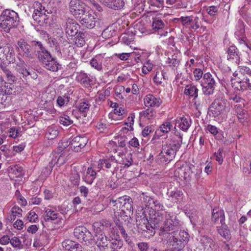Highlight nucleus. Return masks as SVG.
Wrapping results in <instances>:
<instances>
[{"mask_svg":"<svg viewBox=\"0 0 251 251\" xmlns=\"http://www.w3.org/2000/svg\"><path fill=\"white\" fill-rule=\"evenodd\" d=\"M145 210L143 211V217L137 216L136 225L139 229L142 230L150 236H153L156 229H159L161 222L164 219L163 214L161 212L150 211V219L148 220L144 215Z\"/></svg>","mask_w":251,"mask_h":251,"instance_id":"f257e3e1","label":"nucleus"},{"mask_svg":"<svg viewBox=\"0 0 251 251\" xmlns=\"http://www.w3.org/2000/svg\"><path fill=\"white\" fill-rule=\"evenodd\" d=\"M164 240L168 247H172L175 249L180 250L188 242L189 236L184 230H175L167 234Z\"/></svg>","mask_w":251,"mask_h":251,"instance_id":"f03ea898","label":"nucleus"},{"mask_svg":"<svg viewBox=\"0 0 251 251\" xmlns=\"http://www.w3.org/2000/svg\"><path fill=\"white\" fill-rule=\"evenodd\" d=\"M181 147L177 140L168 139L163 145L159 156L162 162H170L175 157L176 152Z\"/></svg>","mask_w":251,"mask_h":251,"instance_id":"7ed1b4c3","label":"nucleus"},{"mask_svg":"<svg viewBox=\"0 0 251 251\" xmlns=\"http://www.w3.org/2000/svg\"><path fill=\"white\" fill-rule=\"evenodd\" d=\"M18 22V15L13 10L6 9L0 15V27L6 32L16 27Z\"/></svg>","mask_w":251,"mask_h":251,"instance_id":"20e7f679","label":"nucleus"},{"mask_svg":"<svg viewBox=\"0 0 251 251\" xmlns=\"http://www.w3.org/2000/svg\"><path fill=\"white\" fill-rule=\"evenodd\" d=\"M164 216L165 220L159 228V235L162 236L164 238L166 237L167 234L170 233L169 231L176 230L179 226V221L173 212H166Z\"/></svg>","mask_w":251,"mask_h":251,"instance_id":"39448f33","label":"nucleus"},{"mask_svg":"<svg viewBox=\"0 0 251 251\" xmlns=\"http://www.w3.org/2000/svg\"><path fill=\"white\" fill-rule=\"evenodd\" d=\"M201 84L202 92L205 95L209 96L213 94L217 83L214 76L211 74L209 72L205 73Z\"/></svg>","mask_w":251,"mask_h":251,"instance_id":"423d86ee","label":"nucleus"},{"mask_svg":"<svg viewBox=\"0 0 251 251\" xmlns=\"http://www.w3.org/2000/svg\"><path fill=\"white\" fill-rule=\"evenodd\" d=\"M69 8L70 12L77 19L80 18L81 16L86 11L85 4L80 0H71Z\"/></svg>","mask_w":251,"mask_h":251,"instance_id":"0eeeda50","label":"nucleus"},{"mask_svg":"<svg viewBox=\"0 0 251 251\" xmlns=\"http://www.w3.org/2000/svg\"><path fill=\"white\" fill-rule=\"evenodd\" d=\"M32 45L37 46L38 49L37 50L36 56L39 61L42 64L47 62L52 56L49 51H48L43 46L40 42L33 41Z\"/></svg>","mask_w":251,"mask_h":251,"instance_id":"6e6552de","label":"nucleus"},{"mask_svg":"<svg viewBox=\"0 0 251 251\" xmlns=\"http://www.w3.org/2000/svg\"><path fill=\"white\" fill-rule=\"evenodd\" d=\"M226 103L220 99H216L212 103L209 108V112L213 117H217L225 110Z\"/></svg>","mask_w":251,"mask_h":251,"instance_id":"1a4fd4ad","label":"nucleus"},{"mask_svg":"<svg viewBox=\"0 0 251 251\" xmlns=\"http://www.w3.org/2000/svg\"><path fill=\"white\" fill-rule=\"evenodd\" d=\"M64 27L67 36L72 39L77 34L79 25L74 19L68 18Z\"/></svg>","mask_w":251,"mask_h":251,"instance_id":"9d476101","label":"nucleus"},{"mask_svg":"<svg viewBox=\"0 0 251 251\" xmlns=\"http://www.w3.org/2000/svg\"><path fill=\"white\" fill-rule=\"evenodd\" d=\"M17 48L19 54L23 57L29 59L32 58L30 46L25 40L20 39L18 41Z\"/></svg>","mask_w":251,"mask_h":251,"instance_id":"9b49d317","label":"nucleus"},{"mask_svg":"<svg viewBox=\"0 0 251 251\" xmlns=\"http://www.w3.org/2000/svg\"><path fill=\"white\" fill-rule=\"evenodd\" d=\"M80 20L82 25L88 28H92L95 25V18L94 13L92 11H86L82 16H81Z\"/></svg>","mask_w":251,"mask_h":251,"instance_id":"f8f14e48","label":"nucleus"},{"mask_svg":"<svg viewBox=\"0 0 251 251\" xmlns=\"http://www.w3.org/2000/svg\"><path fill=\"white\" fill-rule=\"evenodd\" d=\"M87 139L85 137L76 136L70 142L69 145L75 151H80L87 143Z\"/></svg>","mask_w":251,"mask_h":251,"instance_id":"ddd939ff","label":"nucleus"},{"mask_svg":"<svg viewBox=\"0 0 251 251\" xmlns=\"http://www.w3.org/2000/svg\"><path fill=\"white\" fill-rule=\"evenodd\" d=\"M75 80L81 85L87 87L93 83V77L90 75L81 71L76 73Z\"/></svg>","mask_w":251,"mask_h":251,"instance_id":"4468645a","label":"nucleus"},{"mask_svg":"<svg viewBox=\"0 0 251 251\" xmlns=\"http://www.w3.org/2000/svg\"><path fill=\"white\" fill-rule=\"evenodd\" d=\"M98 230L99 229H97V232H98ZM96 237V239L94 240V242H95V244L101 251H104L105 249H107L109 248L108 245L110 242L104 234L101 232L97 233Z\"/></svg>","mask_w":251,"mask_h":251,"instance_id":"2eb2a0df","label":"nucleus"},{"mask_svg":"<svg viewBox=\"0 0 251 251\" xmlns=\"http://www.w3.org/2000/svg\"><path fill=\"white\" fill-rule=\"evenodd\" d=\"M14 85L9 82L0 87V103H3L7 100L8 96L13 93Z\"/></svg>","mask_w":251,"mask_h":251,"instance_id":"dca6fc26","label":"nucleus"},{"mask_svg":"<svg viewBox=\"0 0 251 251\" xmlns=\"http://www.w3.org/2000/svg\"><path fill=\"white\" fill-rule=\"evenodd\" d=\"M98 171L96 170L92 167H89L86 169L83 174L82 179L87 184H91L97 176Z\"/></svg>","mask_w":251,"mask_h":251,"instance_id":"f3484780","label":"nucleus"},{"mask_svg":"<svg viewBox=\"0 0 251 251\" xmlns=\"http://www.w3.org/2000/svg\"><path fill=\"white\" fill-rule=\"evenodd\" d=\"M59 151L54 152L51 161H53V165L55 164L61 166L67 160V153L61 149H58Z\"/></svg>","mask_w":251,"mask_h":251,"instance_id":"a211bd4d","label":"nucleus"},{"mask_svg":"<svg viewBox=\"0 0 251 251\" xmlns=\"http://www.w3.org/2000/svg\"><path fill=\"white\" fill-rule=\"evenodd\" d=\"M227 59L239 64L240 58V53L238 49L234 46H230L227 50Z\"/></svg>","mask_w":251,"mask_h":251,"instance_id":"6ab92c4d","label":"nucleus"},{"mask_svg":"<svg viewBox=\"0 0 251 251\" xmlns=\"http://www.w3.org/2000/svg\"><path fill=\"white\" fill-rule=\"evenodd\" d=\"M144 104L147 107H158L162 103L159 98H156L151 94L147 95L144 99Z\"/></svg>","mask_w":251,"mask_h":251,"instance_id":"aec40b11","label":"nucleus"},{"mask_svg":"<svg viewBox=\"0 0 251 251\" xmlns=\"http://www.w3.org/2000/svg\"><path fill=\"white\" fill-rule=\"evenodd\" d=\"M201 242L204 251H213V250H216L217 246L211 238L203 236L201 238Z\"/></svg>","mask_w":251,"mask_h":251,"instance_id":"412c9836","label":"nucleus"},{"mask_svg":"<svg viewBox=\"0 0 251 251\" xmlns=\"http://www.w3.org/2000/svg\"><path fill=\"white\" fill-rule=\"evenodd\" d=\"M176 124H178V127L182 130L187 131L191 125V120L190 118L185 117H180L175 120Z\"/></svg>","mask_w":251,"mask_h":251,"instance_id":"4be33fe9","label":"nucleus"},{"mask_svg":"<svg viewBox=\"0 0 251 251\" xmlns=\"http://www.w3.org/2000/svg\"><path fill=\"white\" fill-rule=\"evenodd\" d=\"M104 57L101 54L97 55L93 58L90 62L91 66L98 71H101L102 70V63Z\"/></svg>","mask_w":251,"mask_h":251,"instance_id":"5701e85b","label":"nucleus"},{"mask_svg":"<svg viewBox=\"0 0 251 251\" xmlns=\"http://www.w3.org/2000/svg\"><path fill=\"white\" fill-rule=\"evenodd\" d=\"M32 18L34 21L40 25H43L48 23V18L45 14V11L33 12Z\"/></svg>","mask_w":251,"mask_h":251,"instance_id":"b1692460","label":"nucleus"},{"mask_svg":"<svg viewBox=\"0 0 251 251\" xmlns=\"http://www.w3.org/2000/svg\"><path fill=\"white\" fill-rule=\"evenodd\" d=\"M215 209H213L212 213V222L217 224H225V217L224 210H219L216 212H215Z\"/></svg>","mask_w":251,"mask_h":251,"instance_id":"393cba45","label":"nucleus"},{"mask_svg":"<svg viewBox=\"0 0 251 251\" xmlns=\"http://www.w3.org/2000/svg\"><path fill=\"white\" fill-rule=\"evenodd\" d=\"M44 219L46 221L60 220L59 214L51 209L45 208Z\"/></svg>","mask_w":251,"mask_h":251,"instance_id":"a878e982","label":"nucleus"},{"mask_svg":"<svg viewBox=\"0 0 251 251\" xmlns=\"http://www.w3.org/2000/svg\"><path fill=\"white\" fill-rule=\"evenodd\" d=\"M44 67L47 70L52 72H56L59 69V64L57 62L56 58L51 57L47 62L43 64Z\"/></svg>","mask_w":251,"mask_h":251,"instance_id":"bb28decb","label":"nucleus"},{"mask_svg":"<svg viewBox=\"0 0 251 251\" xmlns=\"http://www.w3.org/2000/svg\"><path fill=\"white\" fill-rule=\"evenodd\" d=\"M251 86L249 84V82L245 80V76L242 80L235 81L232 83V87L237 90L244 91L247 89L251 90L250 87Z\"/></svg>","mask_w":251,"mask_h":251,"instance_id":"cd10ccee","label":"nucleus"},{"mask_svg":"<svg viewBox=\"0 0 251 251\" xmlns=\"http://www.w3.org/2000/svg\"><path fill=\"white\" fill-rule=\"evenodd\" d=\"M199 89L193 84L187 85L185 86L184 93L185 95L194 97L195 99L198 97Z\"/></svg>","mask_w":251,"mask_h":251,"instance_id":"c85d7f7f","label":"nucleus"},{"mask_svg":"<svg viewBox=\"0 0 251 251\" xmlns=\"http://www.w3.org/2000/svg\"><path fill=\"white\" fill-rule=\"evenodd\" d=\"M9 175L14 177H18L23 174V168L18 165H12L8 168Z\"/></svg>","mask_w":251,"mask_h":251,"instance_id":"c756f323","label":"nucleus"},{"mask_svg":"<svg viewBox=\"0 0 251 251\" xmlns=\"http://www.w3.org/2000/svg\"><path fill=\"white\" fill-rule=\"evenodd\" d=\"M217 230L218 233L226 240L230 239V233L227 226L225 224H221V226H217Z\"/></svg>","mask_w":251,"mask_h":251,"instance_id":"7c9ffc66","label":"nucleus"},{"mask_svg":"<svg viewBox=\"0 0 251 251\" xmlns=\"http://www.w3.org/2000/svg\"><path fill=\"white\" fill-rule=\"evenodd\" d=\"M16 69L19 73L23 75V77H26L30 75L29 72L25 68V62L22 60L20 59L19 62L17 63Z\"/></svg>","mask_w":251,"mask_h":251,"instance_id":"2f4dec72","label":"nucleus"},{"mask_svg":"<svg viewBox=\"0 0 251 251\" xmlns=\"http://www.w3.org/2000/svg\"><path fill=\"white\" fill-rule=\"evenodd\" d=\"M85 231V232L80 241L87 245L94 243V237L91 233L87 229Z\"/></svg>","mask_w":251,"mask_h":251,"instance_id":"473e14b6","label":"nucleus"},{"mask_svg":"<svg viewBox=\"0 0 251 251\" xmlns=\"http://www.w3.org/2000/svg\"><path fill=\"white\" fill-rule=\"evenodd\" d=\"M3 51L2 53L4 54L6 59L9 63L13 62L15 60V53L14 51L11 50H10L9 48L8 47H4L2 48Z\"/></svg>","mask_w":251,"mask_h":251,"instance_id":"72a5a7b5","label":"nucleus"},{"mask_svg":"<svg viewBox=\"0 0 251 251\" xmlns=\"http://www.w3.org/2000/svg\"><path fill=\"white\" fill-rule=\"evenodd\" d=\"M58 131L55 126H50L48 127L46 133V137L49 140L54 139L58 135Z\"/></svg>","mask_w":251,"mask_h":251,"instance_id":"f704fd0d","label":"nucleus"},{"mask_svg":"<svg viewBox=\"0 0 251 251\" xmlns=\"http://www.w3.org/2000/svg\"><path fill=\"white\" fill-rule=\"evenodd\" d=\"M74 37V42L77 47H82L85 43V33L79 32Z\"/></svg>","mask_w":251,"mask_h":251,"instance_id":"c9c22d12","label":"nucleus"},{"mask_svg":"<svg viewBox=\"0 0 251 251\" xmlns=\"http://www.w3.org/2000/svg\"><path fill=\"white\" fill-rule=\"evenodd\" d=\"M70 180L74 185L77 186L79 185L80 181V176L76 170H73L72 171Z\"/></svg>","mask_w":251,"mask_h":251,"instance_id":"e433bc0d","label":"nucleus"},{"mask_svg":"<svg viewBox=\"0 0 251 251\" xmlns=\"http://www.w3.org/2000/svg\"><path fill=\"white\" fill-rule=\"evenodd\" d=\"M77 243L71 240H65L62 243L63 248L66 251H72Z\"/></svg>","mask_w":251,"mask_h":251,"instance_id":"4c0bfd02","label":"nucleus"},{"mask_svg":"<svg viewBox=\"0 0 251 251\" xmlns=\"http://www.w3.org/2000/svg\"><path fill=\"white\" fill-rule=\"evenodd\" d=\"M165 26L164 22L161 19L157 18L153 19L152 23V28L154 30H159L162 29Z\"/></svg>","mask_w":251,"mask_h":251,"instance_id":"58836bf2","label":"nucleus"},{"mask_svg":"<svg viewBox=\"0 0 251 251\" xmlns=\"http://www.w3.org/2000/svg\"><path fill=\"white\" fill-rule=\"evenodd\" d=\"M70 100V97L69 95L65 94L62 96H59L57 98L56 102L60 107H62L65 104H67L69 102Z\"/></svg>","mask_w":251,"mask_h":251,"instance_id":"ea45409f","label":"nucleus"},{"mask_svg":"<svg viewBox=\"0 0 251 251\" xmlns=\"http://www.w3.org/2000/svg\"><path fill=\"white\" fill-rule=\"evenodd\" d=\"M87 228L83 226H79L76 227L74 229V234L75 236L79 240H80L81 238H82V236H83L84 233L86 230Z\"/></svg>","mask_w":251,"mask_h":251,"instance_id":"a19ab883","label":"nucleus"},{"mask_svg":"<svg viewBox=\"0 0 251 251\" xmlns=\"http://www.w3.org/2000/svg\"><path fill=\"white\" fill-rule=\"evenodd\" d=\"M59 123L64 126H68L73 123V121L68 115L63 114L59 117Z\"/></svg>","mask_w":251,"mask_h":251,"instance_id":"79ce46f5","label":"nucleus"},{"mask_svg":"<svg viewBox=\"0 0 251 251\" xmlns=\"http://www.w3.org/2000/svg\"><path fill=\"white\" fill-rule=\"evenodd\" d=\"M167 62L170 66L176 67L179 63V58L177 54H174L170 57H168Z\"/></svg>","mask_w":251,"mask_h":251,"instance_id":"37998d69","label":"nucleus"},{"mask_svg":"<svg viewBox=\"0 0 251 251\" xmlns=\"http://www.w3.org/2000/svg\"><path fill=\"white\" fill-rule=\"evenodd\" d=\"M53 166L54 165L53 161H50L49 162L48 166L43 169L41 172V176L43 177H47L51 173Z\"/></svg>","mask_w":251,"mask_h":251,"instance_id":"c03bdc74","label":"nucleus"},{"mask_svg":"<svg viewBox=\"0 0 251 251\" xmlns=\"http://www.w3.org/2000/svg\"><path fill=\"white\" fill-rule=\"evenodd\" d=\"M127 198L126 196L119 198L115 201H112V202L115 203L114 206H116L117 208H122L126 204V202L127 201Z\"/></svg>","mask_w":251,"mask_h":251,"instance_id":"a18cd8bd","label":"nucleus"},{"mask_svg":"<svg viewBox=\"0 0 251 251\" xmlns=\"http://www.w3.org/2000/svg\"><path fill=\"white\" fill-rule=\"evenodd\" d=\"M167 195L169 197H171L176 200L182 198L183 195L182 192L178 190L168 191L167 192Z\"/></svg>","mask_w":251,"mask_h":251,"instance_id":"49530a36","label":"nucleus"},{"mask_svg":"<svg viewBox=\"0 0 251 251\" xmlns=\"http://www.w3.org/2000/svg\"><path fill=\"white\" fill-rule=\"evenodd\" d=\"M90 104L88 101H81L79 103L77 108L80 112H87L90 108Z\"/></svg>","mask_w":251,"mask_h":251,"instance_id":"de8ad7c7","label":"nucleus"},{"mask_svg":"<svg viewBox=\"0 0 251 251\" xmlns=\"http://www.w3.org/2000/svg\"><path fill=\"white\" fill-rule=\"evenodd\" d=\"M154 115V111L153 110L148 108L146 110L143 111L140 113V115L141 117L146 118L147 119H151L153 117Z\"/></svg>","mask_w":251,"mask_h":251,"instance_id":"09e8293b","label":"nucleus"},{"mask_svg":"<svg viewBox=\"0 0 251 251\" xmlns=\"http://www.w3.org/2000/svg\"><path fill=\"white\" fill-rule=\"evenodd\" d=\"M245 33L244 23L242 21H239L236 25V30L235 34L239 37L243 36Z\"/></svg>","mask_w":251,"mask_h":251,"instance_id":"8fccbe9b","label":"nucleus"},{"mask_svg":"<svg viewBox=\"0 0 251 251\" xmlns=\"http://www.w3.org/2000/svg\"><path fill=\"white\" fill-rule=\"evenodd\" d=\"M193 17L192 16H182L177 19L178 22L180 23L183 26H187L190 25Z\"/></svg>","mask_w":251,"mask_h":251,"instance_id":"3c124183","label":"nucleus"},{"mask_svg":"<svg viewBox=\"0 0 251 251\" xmlns=\"http://www.w3.org/2000/svg\"><path fill=\"white\" fill-rule=\"evenodd\" d=\"M2 70L7 78V80L10 82H14L15 79V76L13 75L12 72L8 68L6 67H2Z\"/></svg>","mask_w":251,"mask_h":251,"instance_id":"603ef678","label":"nucleus"},{"mask_svg":"<svg viewBox=\"0 0 251 251\" xmlns=\"http://www.w3.org/2000/svg\"><path fill=\"white\" fill-rule=\"evenodd\" d=\"M151 208L152 209V211L160 212V211H163L164 210V206L159 201L156 200L154 204L151 207Z\"/></svg>","mask_w":251,"mask_h":251,"instance_id":"864d4df0","label":"nucleus"},{"mask_svg":"<svg viewBox=\"0 0 251 251\" xmlns=\"http://www.w3.org/2000/svg\"><path fill=\"white\" fill-rule=\"evenodd\" d=\"M172 125L170 122L162 124L160 126V131L163 133H167L170 131Z\"/></svg>","mask_w":251,"mask_h":251,"instance_id":"5fc2aeb1","label":"nucleus"},{"mask_svg":"<svg viewBox=\"0 0 251 251\" xmlns=\"http://www.w3.org/2000/svg\"><path fill=\"white\" fill-rule=\"evenodd\" d=\"M193 74L195 79L196 81H199L202 78L204 74H203V72L201 69L196 68L193 71Z\"/></svg>","mask_w":251,"mask_h":251,"instance_id":"6e6d98bb","label":"nucleus"},{"mask_svg":"<svg viewBox=\"0 0 251 251\" xmlns=\"http://www.w3.org/2000/svg\"><path fill=\"white\" fill-rule=\"evenodd\" d=\"M104 166L107 169L111 168V164L110 163V159L100 160L98 164V169L100 170Z\"/></svg>","mask_w":251,"mask_h":251,"instance_id":"4d7b16f0","label":"nucleus"},{"mask_svg":"<svg viewBox=\"0 0 251 251\" xmlns=\"http://www.w3.org/2000/svg\"><path fill=\"white\" fill-rule=\"evenodd\" d=\"M194 106L196 108V109L198 110L199 112L202 109V108L204 106V101L203 100H201L199 99L196 98V99H195L194 98Z\"/></svg>","mask_w":251,"mask_h":251,"instance_id":"13d9d810","label":"nucleus"},{"mask_svg":"<svg viewBox=\"0 0 251 251\" xmlns=\"http://www.w3.org/2000/svg\"><path fill=\"white\" fill-rule=\"evenodd\" d=\"M223 150L219 149L217 152H215L214 156L216 161H217L220 165L222 164L223 161V157L222 155Z\"/></svg>","mask_w":251,"mask_h":251,"instance_id":"bf43d9fd","label":"nucleus"},{"mask_svg":"<svg viewBox=\"0 0 251 251\" xmlns=\"http://www.w3.org/2000/svg\"><path fill=\"white\" fill-rule=\"evenodd\" d=\"M121 42L126 45H129L131 44V42L133 41V40L131 37L127 35L126 34H124L122 35Z\"/></svg>","mask_w":251,"mask_h":251,"instance_id":"052dcab7","label":"nucleus"},{"mask_svg":"<svg viewBox=\"0 0 251 251\" xmlns=\"http://www.w3.org/2000/svg\"><path fill=\"white\" fill-rule=\"evenodd\" d=\"M27 218L30 222L36 223L38 220V215L34 211H31L28 213Z\"/></svg>","mask_w":251,"mask_h":251,"instance_id":"680f3d73","label":"nucleus"},{"mask_svg":"<svg viewBox=\"0 0 251 251\" xmlns=\"http://www.w3.org/2000/svg\"><path fill=\"white\" fill-rule=\"evenodd\" d=\"M33 7L34 9L33 12H38L41 11H45V12H46L45 7L42 6L41 3L38 1L34 2L33 5Z\"/></svg>","mask_w":251,"mask_h":251,"instance_id":"e2e57ef3","label":"nucleus"},{"mask_svg":"<svg viewBox=\"0 0 251 251\" xmlns=\"http://www.w3.org/2000/svg\"><path fill=\"white\" fill-rule=\"evenodd\" d=\"M123 246V242L120 240H115L113 242L110 243V248L116 250V249H120Z\"/></svg>","mask_w":251,"mask_h":251,"instance_id":"0e129e2a","label":"nucleus"},{"mask_svg":"<svg viewBox=\"0 0 251 251\" xmlns=\"http://www.w3.org/2000/svg\"><path fill=\"white\" fill-rule=\"evenodd\" d=\"M137 247L139 251H148L149 244L147 242H140L137 244Z\"/></svg>","mask_w":251,"mask_h":251,"instance_id":"69168bd1","label":"nucleus"},{"mask_svg":"<svg viewBox=\"0 0 251 251\" xmlns=\"http://www.w3.org/2000/svg\"><path fill=\"white\" fill-rule=\"evenodd\" d=\"M190 25L191 28L194 30L198 29L200 27L199 18L198 17H193Z\"/></svg>","mask_w":251,"mask_h":251,"instance_id":"338daca9","label":"nucleus"},{"mask_svg":"<svg viewBox=\"0 0 251 251\" xmlns=\"http://www.w3.org/2000/svg\"><path fill=\"white\" fill-rule=\"evenodd\" d=\"M152 126H147L145 127L142 132V135L143 137H147L150 133L153 131Z\"/></svg>","mask_w":251,"mask_h":251,"instance_id":"774afa93","label":"nucleus"}]
</instances>
